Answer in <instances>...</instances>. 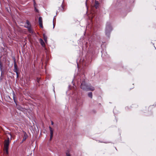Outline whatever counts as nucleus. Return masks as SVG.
<instances>
[{
    "label": "nucleus",
    "instance_id": "f257e3e1",
    "mask_svg": "<svg viewBox=\"0 0 156 156\" xmlns=\"http://www.w3.org/2000/svg\"><path fill=\"white\" fill-rule=\"evenodd\" d=\"M112 30V28L110 25L107 26L106 28V34H107L108 33H109Z\"/></svg>",
    "mask_w": 156,
    "mask_h": 156
},
{
    "label": "nucleus",
    "instance_id": "f03ea898",
    "mask_svg": "<svg viewBox=\"0 0 156 156\" xmlns=\"http://www.w3.org/2000/svg\"><path fill=\"white\" fill-rule=\"evenodd\" d=\"M88 86L84 82H82L81 84L80 87L83 90L87 91L88 89Z\"/></svg>",
    "mask_w": 156,
    "mask_h": 156
},
{
    "label": "nucleus",
    "instance_id": "7ed1b4c3",
    "mask_svg": "<svg viewBox=\"0 0 156 156\" xmlns=\"http://www.w3.org/2000/svg\"><path fill=\"white\" fill-rule=\"evenodd\" d=\"M38 23L40 27L41 28H43V23H42V20L41 17H40L39 18Z\"/></svg>",
    "mask_w": 156,
    "mask_h": 156
},
{
    "label": "nucleus",
    "instance_id": "20e7f679",
    "mask_svg": "<svg viewBox=\"0 0 156 156\" xmlns=\"http://www.w3.org/2000/svg\"><path fill=\"white\" fill-rule=\"evenodd\" d=\"M6 136L7 137V139L5 140L8 141L10 142L12 139V136L11 134L9 133H8L6 134Z\"/></svg>",
    "mask_w": 156,
    "mask_h": 156
},
{
    "label": "nucleus",
    "instance_id": "39448f33",
    "mask_svg": "<svg viewBox=\"0 0 156 156\" xmlns=\"http://www.w3.org/2000/svg\"><path fill=\"white\" fill-rule=\"evenodd\" d=\"M10 142L7 141L6 140L4 141V147H8Z\"/></svg>",
    "mask_w": 156,
    "mask_h": 156
},
{
    "label": "nucleus",
    "instance_id": "423d86ee",
    "mask_svg": "<svg viewBox=\"0 0 156 156\" xmlns=\"http://www.w3.org/2000/svg\"><path fill=\"white\" fill-rule=\"evenodd\" d=\"M28 23H29V22L28 21L27 22V23L28 25L27 26V27H26L28 29V30L30 33H33L32 30L31 29L30 26L29 25Z\"/></svg>",
    "mask_w": 156,
    "mask_h": 156
},
{
    "label": "nucleus",
    "instance_id": "0eeeda50",
    "mask_svg": "<svg viewBox=\"0 0 156 156\" xmlns=\"http://www.w3.org/2000/svg\"><path fill=\"white\" fill-rule=\"evenodd\" d=\"M99 5V3L98 1H95L94 6L96 9H97L98 8Z\"/></svg>",
    "mask_w": 156,
    "mask_h": 156
},
{
    "label": "nucleus",
    "instance_id": "6e6552de",
    "mask_svg": "<svg viewBox=\"0 0 156 156\" xmlns=\"http://www.w3.org/2000/svg\"><path fill=\"white\" fill-rule=\"evenodd\" d=\"M39 41H40V42L41 44L42 45V46L43 47H44L45 46V44H44V42L43 41V40L41 39H39Z\"/></svg>",
    "mask_w": 156,
    "mask_h": 156
},
{
    "label": "nucleus",
    "instance_id": "1a4fd4ad",
    "mask_svg": "<svg viewBox=\"0 0 156 156\" xmlns=\"http://www.w3.org/2000/svg\"><path fill=\"white\" fill-rule=\"evenodd\" d=\"M49 128L50 129V135H51V136H53V129L50 126L49 127Z\"/></svg>",
    "mask_w": 156,
    "mask_h": 156
},
{
    "label": "nucleus",
    "instance_id": "9d476101",
    "mask_svg": "<svg viewBox=\"0 0 156 156\" xmlns=\"http://www.w3.org/2000/svg\"><path fill=\"white\" fill-rule=\"evenodd\" d=\"M94 87H88V89L87 90V91L88 90H91V91H94Z\"/></svg>",
    "mask_w": 156,
    "mask_h": 156
},
{
    "label": "nucleus",
    "instance_id": "9b49d317",
    "mask_svg": "<svg viewBox=\"0 0 156 156\" xmlns=\"http://www.w3.org/2000/svg\"><path fill=\"white\" fill-rule=\"evenodd\" d=\"M4 153L6 154H8V147H4Z\"/></svg>",
    "mask_w": 156,
    "mask_h": 156
},
{
    "label": "nucleus",
    "instance_id": "f8f14e48",
    "mask_svg": "<svg viewBox=\"0 0 156 156\" xmlns=\"http://www.w3.org/2000/svg\"><path fill=\"white\" fill-rule=\"evenodd\" d=\"M34 0V7L35 11H36L37 12H38V10L37 9H36V7L35 6V1L34 0Z\"/></svg>",
    "mask_w": 156,
    "mask_h": 156
},
{
    "label": "nucleus",
    "instance_id": "ddd939ff",
    "mask_svg": "<svg viewBox=\"0 0 156 156\" xmlns=\"http://www.w3.org/2000/svg\"><path fill=\"white\" fill-rule=\"evenodd\" d=\"M43 37H44V39L45 41L46 42H47V37L45 35V34H43Z\"/></svg>",
    "mask_w": 156,
    "mask_h": 156
},
{
    "label": "nucleus",
    "instance_id": "4468645a",
    "mask_svg": "<svg viewBox=\"0 0 156 156\" xmlns=\"http://www.w3.org/2000/svg\"><path fill=\"white\" fill-rule=\"evenodd\" d=\"M88 96L91 98H92V92H89L88 94Z\"/></svg>",
    "mask_w": 156,
    "mask_h": 156
},
{
    "label": "nucleus",
    "instance_id": "2eb2a0df",
    "mask_svg": "<svg viewBox=\"0 0 156 156\" xmlns=\"http://www.w3.org/2000/svg\"><path fill=\"white\" fill-rule=\"evenodd\" d=\"M59 9H60L59 10H61V11H62L63 9V6L62 5H61V7Z\"/></svg>",
    "mask_w": 156,
    "mask_h": 156
},
{
    "label": "nucleus",
    "instance_id": "dca6fc26",
    "mask_svg": "<svg viewBox=\"0 0 156 156\" xmlns=\"http://www.w3.org/2000/svg\"><path fill=\"white\" fill-rule=\"evenodd\" d=\"M13 100H14V102L16 103V99H15V94L14 93H13Z\"/></svg>",
    "mask_w": 156,
    "mask_h": 156
},
{
    "label": "nucleus",
    "instance_id": "f3484780",
    "mask_svg": "<svg viewBox=\"0 0 156 156\" xmlns=\"http://www.w3.org/2000/svg\"><path fill=\"white\" fill-rule=\"evenodd\" d=\"M66 156H71L70 154L68 152H66Z\"/></svg>",
    "mask_w": 156,
    "mask_h": 156
},
{
    "label": "nucleus",
    "instance_id": "a211bd4d",
    "mask_svg": "<svg viewBox=\"0 0 156 156\" xmlns=\"http://www.w3.org/2000/svg\"><path fill=\"white\" fill-rule=\"evenodd\" d=\"M53 136H51V135H50V140H51L52 139V138Z\"/></svg>",
    "mask_w": 156,
    "mask_h": 156
},
{
    "label": "nucleus",
    "instance_id": "6ab92c4d",
    "mask_svg": "<svg viewBox=\"0 0 156 156\" xmlns=\"http://www.w3.org/2000/svg\"><path fill=\"white\" fill-rule=\"evenodd\" d=\"M39 80H40V79H39V78H37V81L38 82H39Z\"/></svg>",
    "mask_w": 156,
    "mask_h": 156
},
{
    "label": "nucleus",
    "instance_id": "aec40b11",
    "mask_svg": "<svg viewBox=\"0 0 156 156\" xmlns=\"http://www.w3.org/2000/svg\"><path fill=\"white\" fill-rule=\"evenodd\" d=\"M51 124L52 125H53V124H54V123L52 121H51Z\"/></svg>",
    "mask_w": 156,
    "mask_h": 156
},
{
    "label": "nucleus",
    "instance_id": "412c9836",
    "mask_svg": "<svg viewBox=\"0 0 156 156\" xmlns=\"http://www.w3.org/2000/svg\"><path fill=\"white\" fill-rule=\"evenodd\" d=\"M53 28H54L55 27V24H54L53 23Z\"/></svg>",
    "mask_w": 156,
    "mask_h": 156
},
{
    "label": "nucleus",
    "instance_id": "4be33fe9",
    "mask_svg": "<svg viewBox=\"0 0 156 156\" xmlns=\"http://www.w3.org/2000/svg\"><path fill=\"white\" fill-rule=\"evenodd\" d=\"M16 64H15L14 65V67H16Z\"/></svg>",
    "mask_w": 156,
    "mask_h": 156
}]
</instances>
